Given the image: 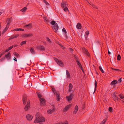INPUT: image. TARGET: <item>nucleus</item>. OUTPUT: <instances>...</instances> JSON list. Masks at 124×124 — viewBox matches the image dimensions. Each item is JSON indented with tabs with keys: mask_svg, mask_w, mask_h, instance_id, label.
Segmentation results:
<instances>
[{
	"mask_svg": "<svg viewBox=\"0 0 124 124\" xmlns=\"http://www.w3.org/2000/svg\"><path fill=\"white\" fill-rule=\"evenodd\" d=\"M45 118L42 116H40L39 113H37L36 115V119L34 121L35 123L45 122Z\"/></svg>",
	"mask_w": 124,
	"mask_h": 124,
	"instance_id": "f257e3e1",
	"label": "nucleus"
},
{
	"mask_svg": "<svg viewBox=\"0 0 124 124\" xmlns=\"http://www.w3.org/2000/svg\"><path fill=\"white\" fill-rule=\"evenodd\" d=\"M51 24L53 30L55 32H57L59 28L58 24L54 21H52Z\"/></svg>",
	"mask_w": 124,
	"mask_h": 124,
	"instance_id": "f03ea898",
	"label": "nucleus"
},
{
	"mask_svg": "<svg viewBox=\"0 0 124 124\" xmlns=\"http://www.w3.org/2000/svg\"><path fill=\"white\" fill-rule=\"evenodd\" d=\"M54 60L57 64L60 66H63V64L61 60H59L56 58H54Z\"/></svg>",
	"mask_w": 124,
	"mask_h": 124,
	"instance_id": "7ed1b4c3",
	"label": "nucleus"
},
{
	"mask_svg": "<svg viewBox=\"0 0 124 124\" xmlns=\"http://www.w3.org/2000/svg\"><path fill=\"white\" fill-rule=\"evenodd\" d=\"M73 95L71 94L69 96H67L66 97V98L68 101L70 103H71V100L73 98Z\"/></svg>",
	"mask_w": 124,
	"mask_h": 124,
	"instance_id": "20e7f679",
	"label": "nucleus"
},
{
	"mask_svg": "<svg viewBox=\"0 0 124 124\" xmlns=\"http://www.w3.org/2000/svg\"><path fill=\"white\" fill-rule=\"evenodd\" d=\"M30 100H28L27 101V103L24 109L25 111H27L28 110L30 107Z\"/></svg>",
	"mask_w": 124,
	"mask_h": 124,
	"instance_id": "39448f33",
	"label": "nucleus"
},
{
	"mask_svg": "<svg viewBox=\"0 0 124 124\" xmlns=\"http://www.w3.org/2000/svg\"><path fill=\"white\" fill-rule=\"evenodd\" d=\"M71 104H69L67 105L63 110V112H66L71 107Z\"/></svg>",
	"mask_w": 124,
	"mask_h": 124,
	"instance_id": "423d86ee",
	"label": "nucleus"
},
{
	"mask_svg": "<svg viewBox=\"0 0 124 124\" xmlns=\"http://www.w3.org/2000/svg\"><path fill=\"white\" fill-rule=\"evenodd\" d=\"M33 117V116L29 114L26 115V118L27 120L29 121H31Z\"/></svg>",
	"mask_w": 124,
	"mask_h": 124,
	"instance_id": "0eeeda50",
	"label": "nucleus"
},
{
	"mask_svg": "<svg viewBox=\"0 0 124 124\" xmlns=\"http://www.w3.org/2000/svg\"><path fill=\"white\" fill-rule=\"evenodd\" d=\"M37 49L42 50H44L45 49V47L43 45H39L37 46Z\"/></svg>",
	"mask_w": 124,
	"mask_h": 124,
	"instance_id": "6e6552de",
	"label": "nucleus"
},
{
	"mask_svg": "<svg viewBox=\"0 0 124 124\" xmlns=\"http://www.w3.org/2000/svg\"><path fill=\"white\" fill-rule=\"evenodd\" d=\"M67 5V2H62L61 4V6L62 8H64L66 7Z\"/></svg>",
	"mask_w": 124,
	"mask_h": 124,
	"instance_id": "1a4fd4ad",
	"label": "nucleus"
},
{
	"mask_svg": "<svg viewBox=\"0 0 124 124\" xmlns=\"http://www.w3.org/2000/svg\"><path fill=\"white\" fill-rule=\"evenodd\" d=\"M117 81L116 80H115L112 81L110 83V85L111 86H113L114 87L115 86V85L117 84Z\"/></svg>",
	"mask_w": 124,
	"mask_h": 124,
	"instance_id": "9d476101",
	"label": "nucleus"
},
{
	"mask_svg": "<svg viewBox=\"0 0 124 124\" xmlns=\"http://www.w3.org/2000/svg\"><path fill=\"white\" fill-rule=\"evenodd\" d=\"M55 108H50L47 111V112L49 114H51L53 112L55 111Z\"/></svg>",
	"mask_w": 124,
	"mask_h": 124,
	"instance_id": "9b49d317",
	"label": "nucleus"
},
{
	"mask_svg": "<svg viewBox=\"0 0 124 124\" xmlns=\"http://www.w3.org/2000/svg\"><path fill=\"white\" fill-rule=\"evenodd\" d=\"M5 57L7 60H9L11 59V54L10 52L5 54Z\"/></svg>",
	"mask_w": 124,
	"mask_h": 124,
	"instance_id": "f8f14e48",
	"label": "nucleus"
},
{
	"mask_svg": "<svg viewBox=\"0 0 124 124\" xmlns=\"http://www.w3.org/2000/svg\"><path fill=\"white\" fill-rule=\"evenodd\" d=\"M113 98L114 100H117L119 101L120 100V99L115 94H113Z\"/></svg>",
	"mask_w": 124,
	"mask_h": 124,
	"instance_id": "ddd939ff",
	"label": "nucleus"
},
{
	"mask_svg": "<svg viewBox=\"0 0 124 124\" xmlns=\"http://www.w3.org/2000/svg\"><path fill=\"white\" fill-rule=\"evenodd\" d=\"M40 103L41 105H44L45 104V101L44 99L43 98L40 99Z\"/></svg>",
	"mask_w": 124,
	"mask_h": 124,
	"instance_id": "4468645a",
	"label": "nucleus"
},
{
	"mask_svg": "<svg viewBox=\"0 0 124 124\" xmlns=\"http://www.w3.org/2000/svg\"><path fill=\"white\" fill-rule=\"evenodd\" d=\"M11 18H9L7 19L6 22V24H7V25H9L10 23L11 22Z\"/></svg>",
	"mask_w": 124,
	"mask_h": 124,
	"instance_id": "2eb2a0df",
	"label": "nucleus"
},
{
	"mask_svg": "<svg viewBox=\"0 0 124 124\" xmlns=\"http://www.w3.org/2000/svg\"><path fill=\"white\" fill-rule=\"evenodd\" d=\"M78 109V107L77 105H76L75 107V110L73 112V113L74 114H76L77 112Z\"/></svg>",
	"mask_w": 124,
	"mask_h": 124,
	"instance_id": "dca6fc26",
	"label": "nucleus"
},
{
	"mask_svg": "<svg viewBox=\"0 0 124 124\" xmlns=\"http://www.w3.org/2000/svg\"><path fill=\"white\" fill-rule=\"evenodd\" d=\"M56 96L57 100L58 101H60V95L59 93H57L56 94Z\"/></svg>",
	"mask_w": 124,
	"mask_h": 124,
	"instance_id": "f3484780",
	"label": "nucleus"
},
{
	"mask_svg": "<svg viewBox=\"0 0 124 124\" xmlns=\"http://www.w3.org/2000/svg\"><path fill=\"white\" fill-rule=\"evenodd\" d=\"M66 77L67 78H70V73L67 70H66Z\"/></svg>",
	"mask_w": 124,
	"mask_h": 124,
	"instance_id": "a211bd4d",
	"label": "nucleus"
},
{
	"mask_svg": "<svg viewBox=\"0 0 124 124\" xmlns=\"http://www.w3.org/2000/svg\"><path fill=\"white\" fill-rule=\"evenodd\" d=\"M32 34H25L23 35V36L24 37H29L31 36Z\"/></svg>",
	"mask_w": 124,
	"mask_h": 124,
	"instance_id": "6ab92c4d",
	"label": "nucleus"
},
{
	"mask_svg": "<svg viewBox=\"0 0 124 124\" xmlns=\"http://www.w3.org/2000/svg\"><path fill=\"white\" fill-rule=\"evenodd\" d=\"M76 62L77 64L79 66V67L81 68V69L82 70V66L80 63V62L78 61L77 60L76 61Z\"/></svg>",
	"mask_w": 124,
	"mask_h": 124,
	"instance_id": "aec40b11",
	"label": "nucleus"
},
{
	"mask_svg": "<svg viewBox=\"0 0 124 124\" xmlns=\"http://www.w3.org/2000/svg\"><path fill=\"white\" fill-rule=\"evenodd\" d=\"M9 25H7L5 28L4 30H3L2 33H4L8 29V28L9 27Z\"/></svg>",
	"mask_w": 124,
	"mask_h": 124,
	"instance_id": "412c9836",
	"label": "nucleus"
},
{
	"mask_svg": "<svg viewBox=\"0 0 124 124\" xmlns=\"http://www.w3.org/2000/svg\"><path fill=\"white\" fill-rule=\"evenodd\" d=\"M69 91H70L73 88V85L71 83H70L69 84Z\"/></svg>",
	"mask_w": 124,
	"mask_h": 124,
	"instance_id": "4be33fe9",
	"label": "nucleus"
},
{
	"mask_svg": "<svg viewBox=\"0 0 124 124\" xmlns=\"http://www.w3.org/2000/svg\"><path fill=\"white\" fill-rule=\"evenodd\" d=\"M46 40L49 44L50 45L51 43V42L48 37H47Z\"/></svg>",
	"mask_w": 124,
	"mask_h": 124,
	"instance_id": "5701e85b",
	"label": "nucleus"
},
{
	"mask_svg": "<svg viewBox=\"0 0 124 124\" xmlns=\"http://www.w3.org/2000/svg\"><path fill=\"white\" fill-rule=\"evenodd\" d=\"M25 27L28 29L31 28L32 27V25L31 24H29L25 26Z\"/></svg>",
	"mask_w": 124,
	"mask_h": 124,
	"instance_id": "b1692460",
	"label": "nucleus"
},
{
	"mask_svg": "<svg viewBox=\"0 0 124 124\" xmlns=\"http://www.w3.org/2000/svg\"><path fill=\"white\" fill-rule=\"evenodd\" d=\"M76 27L78 29H80L81 28V26L79 23H78L76 25Z\"/></svg>",
	"mask_w": 124,
	"mask_h": 124,
	"instance_id": "393cba45",
	"label": "nucleus"
},
{
	"mask_svg": "<svg viewBox=\"0 0 124 124\" xmlns=\"http://www.w3.org/2000/svg\"><path fill=\"white\" fill-rule=\"evenodd\" d=\"M26 100V97L25 96H23V101L24 104L25 103V101Z\"/></svg>",
	"mask_w": 124,
	"mask_h": 124,
	"instance_id": "a878e982",
	"label": "nucleus"
},
{
	"mask_svg": "<svg viewBox=\"0 0 124 124\" xmlns=\"http://www.w3.org/2000/svg\"><path fill=\"white\" fill-rule=\"evenodd\" d=\"M13 54L15 56H16V57H19V54L16 52L14 53Z\"/></svg>",
	"mask_w": 124,
	"mask_h": 124,
	"instance_id": "bb28decb",
	"label": "nucleus"
},
{
	"mask_svg": "<svg viewBox=\"0 0 124 124\" xmlns=\"http://www.w3.org/2000/svg\"><path fill=\"white\" fill-rule=\"evenodd\" d=\"M111 69L115 71H119L120 70L119 69H114L112 68Z\"/></svg>",
	"mask_w": 124,
	"mask_h": 124,
	"instance_id": "cd10ccee",
	"label": "nucleus"
},
{
	"mask_svg": "<svg viewBox=\"0 0 124 124\" xmlns=\"http://www.w3.org/2000/svg\"><path fill=\"white\" fill-rule=\"evenodd\" d=\"M19 36V34H15L13 36H12V38H16L18 37Z\"/></svg>",
	"mask_w": 124,
	"mask_h": 124,
	"instance_id": "c85d7f7f",
	"label": "nucleus"
},
{
	"mask_svg": "<svg viewBox=\"0 0 124 124\" xmlns=\"http://www.w3.org/2000/svg\"><path fill=\"white\" fill-rule=\"evenodd\" d=\"M99 68L100 71L102 72L103 73H104V71H103V69L102 68V67L101 66H99Z\"/></svg>",
	"mask_w": 124,
	"mask_h": 124,
	"instance_id": "c756f323",
	"label": "nucleus"
},
{
	"mask_svg": "<svg viewBox=\"0 0 124 124\" xmlns=\"http://www.w3.org/2000/svg\"><path fill=\"white\" fill-rule=\"evenodd\" d=\"M31 52L32 54H34L35 53V51L33 48H31L30 49Z\"/></svg>",
	"mask_w": 124,
	"mask_h": 124,
	"instance_id": "7c9ffc66",
	"label": "nucleus"
},
{
	"mask_svg": "<svg viewBox=\"0 0 124 124\" xmlns=\"http://www.w3.org/2000/svg\"><path fill=\"white\" fill-rule=\"evenodd\" d=\"M52 90L55 95L56 93H57L55 91V89L54 88H52Z\"/></svg>",
	"mask_w": 124,
	"mask_h": 124,
	"instance_id": "2f4dec72",
	"label": "nucleus"
},
{
	"mask_svg": "<svg viewBox=\"0 0 124 124\" xmlns=\"http://www.w3.org/2000/svg\"><path fill=\"white\" fill-rule=\"evenodd\" d=\"M27 8L26 7H24L21 10V11L22 12H24L25 11L27 10Z\"/></svg>",
	"mask_w": 124,
	"mask_h": 124,
	"instance_id": "473e14b6",
	"label": "nucleus"
},
{
	"mask_svg": "<svg viewBox=\"0 0 124 124\" xmlns=\"http://www.w3.org/2000/svg\"><path fill=\"white\" fill-rule=\"evenodd\" d=\"M26 41H23L20 43V45L21 46H22L24 44H26Z\"/></svg>",
	"mask_w": 124,
	"mask_h": 124,
	"instance_id": "72a5a7b5",
	"label": "nucleus"
},
{
	"mask_svg": "<svg viewBox=\"0 0 124 124\" xmlns=\"http://www.w3.org/2000/svg\"><path fill=\"white\" fill-rule=\"evenodd\" d=\"M89 34V31H87L85 32V36H88Z\"/></svg>",
	"mask_w": 124,
	"mask_h": 124,
	"instance_id": "f704fd0d",
	"label": "nucleus"
},
{
	"mask_svg": "<svg viewBox=\"0 0 124 124\" xmlns=\"http://www.w3.org/2000/svg\"><path fill=\"white\" fill-rule=\"evenodd\" d=\"M62 31L65 34H66V33H67V32H66V30L65 28H63V29L62 30Z\"/></svg>",
	"mask_w": 124,
	"mask_h": 124,
	"instance_id": "c9c22d12",
	"label": "nucleus"
},
{
	"mask_svg": "<svg viewBox=\"0 0 124 124\" xmlns=\"http://www.w3.org/2000/svg\"><path fill=\"white\" fill-rule=\"evenodd\" d=\"M106 119L102 121L101 122V124H104L106 122Z\"/></svg>",
	"mask_w": 124,
	"mask_h": 124,
	"instance_id": "e433bc0d",
	"label": "nucleus"
},
{
	"mask_svg": "<svg viewBox=\"0 0 124 124\" xmlns=\"http://www.w3.org/2000/svg\"><path fill=\"white\" fill-rule=\"evenodd\" d=\"M85 53L86 54V55H87L88 56H89V53L86 50V49H85Z\"/></svg>",
	"mask_w": 124,
	"mask_h": 124,
	"instance_id": "4c0bfd02",
	"label": "nucleus"
},
{
	"mask_svg": "<svg viewBox=\"0 0 124 124\" xmlns=\"http://www.w3.org/2000/svg\"><path fill=\"white\" fill-rule=\"evenodd\" d=\"M119 96L121 98V99H123L124 98V96L123 95L121 94H120L119 95Z\"/></svg>",
	"mask_w": 124,
	"mask_h": 124,
	"instance_id": "58836bf2",
	"label": "nucleus"
},
{
	"mask_svg": "<svg viewBox=\"0 0 124 124\" xmlns=\"http://www.w3.org/2000/svg\"><path fill=\"white\" fill-rule=\"evenodd\" d=\"M21 30H22L23 31H24V30L23 29H20V28H19V29H18V28L16 29H15V30L16 31H21Z\"/></svg>",
	"mask_w": 124,
	"mask_h": 124,
	"instance_id": "ea45409f",
	"label": "nucleus"
},
{
	"mask_svg": "<svg viewBox=\"0 0 124 124\" xmlns=\"http://www.w3.org/2000/svg\"><path fill=\"white\" fill-rule=\"evenodd\" d=\"M63 9L65 11H68V10L67 8V7H66L64 8H63Z\"/></svg>",
	"mask_w": 124,
	"mask_h": 124,
	"instance_id": "a19ab883",
	"label": "nucleus"
},
{
	"mask_svg": "<svg viewBox=\"0 0 124 124\" xmlns=\"http://www.w3.org/2000/svg\"><path fill=\"white\" fill-rule=\"evenodd\" d=\"M43 2L45 4H46V5H48L49 3L45 0H44L43 1Z\"/></svg>",
	"mask_w": 124,
	"mask_h": 124,
	"instance_id": "79ce46f5",
	"label": "nucleus"
},
{
	"mask_svg": "<svg viewBox=\"0 0 124 124\" xmlns=\"http://www.w3.org/2000/svg\"><path fill=\"white\" fill-rule=\"evenodd\" d=\"M44 21L46 22H48V19L46 17H45L44 18Z\"/></svg>",
	"mask_w": 124,
	"mask_h": 124,
	"instance_id": "37998d69",
	"label": "nucleus"
},
{
	"mask_svg": "<svg viewBox=\"0 0 124 124\" xmlns=\"http://www.w3.org/2000/svg\"><path fill=\"white\" fill-rule=\"evenodd\" d=\"M121 58V57L120 55H118L117 57V59L118 60H120Z\"/></svg>",
	"mask_w": 124,
	"mask_h": 124,
	"instance_id": "c03bdc74",
	"label": "nucleus"
},
{
	"mask_svg": "<svg viewBox=\"0 0 124 124\" xmlns=\"http://www.w3.org/2000/svg\"><path fill=\"white\" fill-rule=\"evenodd\" d=\"M39 98H41L42 97L41 95L39 93L37 94Z\"/></svg>",
	"mask_w": 124,
	"mask_h": 124,
	"instance_id": "a18cd8bd",
	"label": "nucleus"
},
{
	"mask_svg": "<svg viewBox=\"0 0 124 124\" xmlns=\"http://www.w3.org/2000/svg\"><path fill=\"white\" fill-rule=\"evenodd\" d=\"M94 85L95 86V89H96L97 87V82L96 81H95V82Z\"/></svg>",
	"mask_w": 124,
	"mask_h": 124,
	"instance_id": "49530a36",
	"label": "nucleus"
},
{
	"mask_svg": "<svg viewBox=\"0 0 124 124\" xmlns=\"http://www.w3.org/2000/svg\"><path fill=\"white\" fill-rule=\"evenodd\" d=\"M108 110L109 111L111 112V111L112 110V108L111 107H110L109 108Z\"/></svg>",
	"mask_w": 124,
	"mask_h": 124,
	"instance_id": "de8ad7c7",
	"label": "nucleus"
},
{
	"mask_svg": "<svg viewBox=\"0 0 124 124\" xmlns=\"http://www.w3.org/2000/svg\"><path fill=\"white\" fill-rule=\"evenodd\" d=\"M18 45L17 44H15L13 45H12V46H13V47H16L17 46H18Z\"/></svg>",
	"mask_w": 124,
	"mask_h": 124,
	"instance_id": "09e8293b",
	"label": "nucleus"
},
{
	"mask_svg": "<svg viewBox=\"0 0 124 124\" xmlns=\"http://www.w3.org/2000/svg\"><path fill=\"white\" fill-rule=\"evenodd\" d=\"M121 78H120L118 80V82L119 83L121 82V81L122 80H121Z\"/></svg>",
	"mask_w": 124,
	"mask_h": 124,
	"instance_id": "8fccbe9b",
	"label": "nucleus"
},
{
	"mask_svg": "<svg viewBox=\"0 0 124 124\" xmlns=\"http://www.w3.org/2000/svg\"><path fill=\"white\" fill-rule=\"evenodd\" d=\"M13 48V46H10L8 48V49L10 50H11L12 48Z\"/></svg>",
	"mask_w": 124,
	"mask_h": 124,
	"instance_id": "3c124183",
	"label": "nucleus"
},
{
	"mask_svg": "<svg viewBox=\"0 0 124 124\" xmlns=\"http://www.w3.org/2000/svg\"><path fill=\"white\" fill-rule=\"evenodd\" d=\"M93 7L94 8H95L96 9L97 8V7H96L95 6V5H93Z\"/></svg>",
	"mask_w": 124,
	"mask_h": 124,
	"instance_id": "603ef678",
	"label": "nucleus"
},
{
	"mask_svg": "<svg viewBox=\"0 0 124 124\" xmlns=\"http://www.w3.org/2000/svg\"><path fill=\"white\" fill-rule=\"evenodd\" d=\"M10 50L8 49V48L5 51L6 52H7L8 51H9Z\"/></svg>",
	"mask_w": 124,
	"mask_h": 124,
	"instance_id": "864d4df0",
	"label": "nucleus"
},
{
	"mask_svg": "<svg viewBox=\"0 0 124 124\" xmlns=\"http://www.w3.org/2000/svg\"><path fill=\"white\" fill-rule=\"evenodd\" d=\"M12 38V36H11V37H10L9 39V40H10L11 39H13V38Z\"/></svg>",
	"mask_w": 124,
	"mask_h": 124,
	"instance_id": "5fc2aeb1",
	"label": "nucleus"
},
{
	"mask_svg": "<svg viewBox=\"0 0 124 124\" xmlns=\"http://www.w3.org/2000/svg\"><path fill=\"white\" fill-rule=\"evenodd\" d=\"M13 59L14 60L16 61V62L17 61V60L16 58L15 57H14V58Z\"/></svg>",
	"mask_w": 124,
	"mask_h": 124,
	"instance_id": "6e6d98bb",
	"label": "nucleus"
},
{
	"mask_svg": "<svg viewBox=\"0 0 124 124\" xmlns=\"http://www.w3.org/2000/svg\"><path fill=\"white\" fill-rule=\"evenodd\" d=\"M108 54H111L110 52L109 51V50H108Z\"/></svg>",
	"mask_w": 124,
	"mask_h": 124,
	"instance_id": "4d7b16f0",
	"label": "nucleus"
},
{
	"mask_svg": "<svg viewBox=\"0 0 124 124\" xmlns=\"http://www.w3.org/2000/svg\"><path fill=\"white\" fill-rule=\"evenodd\" d=\"M4 54V53H2L0 55V56H1H1H2V55H3Z\"/></svg>",
	"mask_w": 124,
	"mask_h": 124,
	"instance_id": "13d9d810",
	"label": "nucleus"
},
{
	"mask_svg": "<svg viewBox=\"0 0 124 124\" xmlns=\"http://www.w3.org/2000/svg\"><path fill=\"white\" fill-rule=\"evenodd\" d=\"M43 43H44V44L45 45H46L47 44L46 43V42H43Z\"/></svg>",
	"mask_w": 124,
	"mask_h": 124,
	"instance_id": "bf43d9fd",
	"label": "nucleus"
},
{
	"mask_svg": "<svg viewBox=\"0 0 124 124\" xmlns=\"http://www.w3.org/2000/svg\"><path fill=\"white\" fill-rule=\"evenodd\" d=\"M1 35V32L0 31V36Z\"/></svg>",
	"mask_w": 124,
	"mask_h": 124,
	"instance_id": "052dcab7",
	"label": "nucleus"
},
{
	"mask_svg": "<svg viewBox=\"0 0 124 124\" xmlns=\"http://www.w3.org/2000/svg\"><path fill=\"white\" fill-rule=\"evenodd\" d=\"M123 102L124 103V101H123Z\"/></svg>",
	"mask_w": 124,
	"mask_h": 124,
	"instance_id": "680f3d73",
	"label": "nucleus"
},
{
	"mask_svg": "<svg viewBox=\"0 0 124 124\" xmlns=\"http://www.w3.org/2000/svg\"><path fill=\"white\" fill-rule=\"evenodd\" d=\"M1 57V56H0V58Z\"/></svg>",
	"mask_w": 124,
	"mask_h": 124,
	"instance_id": "e2e57ef3",
	"label": "nucleus"
}]
</instances>
